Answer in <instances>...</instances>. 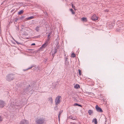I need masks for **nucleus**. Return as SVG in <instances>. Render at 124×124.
<instances>
[{
  "instance_id": "29",
  "label": "nucleus",
  "mask_w": 124,
  "mask_h": 124,
  "mask_svg": "<svg viewBox=\"0 0 124 124\" xmlns=\"http://www.w3.org/2000/svg\"><path fill=\"white\" fill-rule=\"evenodd\" d=\"M76 124L75 123H73L72 124Z\"/></svg>"
},
{
  "instance_id": "18",
  "label": "nucleus",
  "mask_w": 124,
  "mask_h": 124,
  "mask_svg": "<svg viewBox=\"0 0 124 124\" xmlns=\"http://www.w3.org/2000/svg\"><path fill=\"white\" fill-rule=\"evenodd\" d=\"M71 118L73 120H75L76 119V117H72Z\"/></svg>"
},
{
  "instance_id": "25",
  "label": "nucleus",
  "mask_w": 124,
  "mask_h": 124,
  "mask_svg": "<svg viewBox=\"0 0 124 124\" xmlns=\"http://www.w3.org/2000/svg\"><path fill=\"white\" fill-rule=\"evenodd\" d=\"M60 114H61V113H60L59 114L58 117L59 118V119H60V116H59L60 115Z\"/></svg>"
},
{
  "instance_id": "19",
  "label": "nucleus",
  "mask_w": 124,
  "mask_h": 124,
  "mask_svg": "<svg viewBox=\"0 0 124 124\" xmlns=\"http://www.w3.org/2000/svg\"><path fill=\"white\" fill-rule=\"evenodd\" d=\"M47 44H46V43H45V44H43V45H42V47H44V46L45 47L47 46Z\"/></svg>"
},
{
  "instance_id": "7",
  "label": "nucleus",
  "mask_w": 124,
  "mask_h": 124,
  "mask_svg": "<svg viewBox=\"0 0 124 124\" xmlns=\"http://www.w3.org/2000/svg\"><path fill=\"white\" fill-rule=\"evenodd\" d=\"M74 87L75 89H78L80 88V86L78 84H74Z\"/></svg>"
},
{
  "instance_id": "10",
  "label": "nucleus",
  "mask_w": 124,
  "mask_h": 124,
  "mask_svg": "<svg viewBox=\"0 0 124 124\" xmlns=\"http://www.w3.org/2000/svg\"><path fill=\"white\" fill-rule=\"evenodd\" d=\"M93 122H94L95 124H97V121L96 119H94L93 120Z\"/></svg>"
},
{
  "instance_id": "11",
  "label": "nucleus",
  "mask_w": 124,
  "mask_h": 124,
  "mask_svg": "<svg viewBox=\"0 0 124 124\" xmlns=\"http://www.w3.org/2000/svg\"><path fill=\"white\" fill-rule=\"evenodd\" d=\"M70 10L72 14H74L75 13V12L72 9H70Z\"/></svg>"
},
{
  "instance_id": "26",
  "label": "nucleus",
  "mask_w": 124,
  "mask_h": 124,
  "mask_svg": "<svg viewBox=\"0 0 124 124\" xmlns=\"http://www.w3.org/2000/svg\"><path fill=\"white\" fill-rule=\"evenodd\" d=\"M78 106L80 107H82V106L81 105H79V104H78Z\"/></svg>"
},
{
  "instance_id": "3",
  "label": "nucleus",
  "mask_w": 124,
  "mask_h": 124,
  "mask_svg": "<svg viewBox=\"0 0 124 124\" xmlns=\"http://www.w3.org/2000/svg\"><path fill=\"white\" fill-rule=\"evenodd\" d=\"M44 119H39L37 120L36 121V122L38 124H41L44 122Z\"/></svg>"
},
{
  "instance_id": "4",
  "label": "nucleus",
  "mask_w": 124,
  "mask_h": 124,
  "mask_svg": "<svg viewBox=\"0 0 124 124\" xmlns=\"http://www.w3.org/2000/svg\"><path fill=\"white\" fill-rule=\"evenodd\" d=\"M95 108L96 110L99 112H102L103 111L101 109L100 107H99L97 105H96L95 107Z\"/></svg>"
},
{
  "instance_id": "15",
  "label": "nucleus",
  "mask_w": 124,
  "mask_h": 124,
  "mask_svg": "<svg viewBox=\"0 0 124 124\" xmlns=\"http://www.w3.org/2000/svg\"><path fill=\"white\" fill-rule=\"evenodd\" d=\"M71 5L72 6V7L75 10H76L75 8V6L73 5V4L72 3H71Z\"/></svg>"
},
{
  "instance_id": "5",
  "label": "nucleus",
  "mask_w": 124,
  "mask_h": 124,
  "mask_svg": "<svg viewBox=\"0 0 124 124\" xmlns=\"http://www.w3.org/2000/svg\"><path fill=\"white\" fill-rule=\"evenodd\" d=\"M5 103L4 102L1 100H0V108H2L4 106Z\"/></svg>"
},
{
  "instance_id": "28",
  "label": "nucleus",
  "mask_w": 124,
  "mask_h": 124,
  "mask_svg": "<svg viewBox=\"0 0 124 124\" xmlns=\"http://www.w3.org/2000/svg\"><path fill=\"white\" fill-rule=\"evenodd\" d=\"M36 30L37 31H38V29H37V28L36 29Z\"/></svg>"
},
{
  "instance_id": "2",
  "label": "nucleus",
  "mask_w": 124,
  "mask_h": 124,
  "mask_svg": "<svg viewBox=\"0 0 124 124\" xmlns=\"http://www.w3.org/2000/svg\"><path fill=\"white\" fill-rule=\"evenodd\" d=\"M99 17L97 16L94 14L92 15V16L91 18L92 20L94 21H96L98 19Z\"/></svg>"
},
{
  "instance_id": "6",
  "label": "nucleus",
  "mask_w": 124,
  "mask_h": 124,
  "mask_svg": "<svg viewBox=\"0 0 124 124\" xmlns=\"http://www.w3.org/2000/svg\"><path fill=\"white\" fill-rule=\"evenodd\" d=\"M20 124H28V122L24 120H22L20 123Z\"/></svg>"
},
{
  "instance_id": "30",
  "label": "nucleus",
  "mask_w": 124,
  "mask_h": 124,
  "mask_svg": "<svg viewBox=\"0 0 124 124\" xmlns=\"http://www.w3.org/2000/svg\"><path fill=\"white\" fill-rule=\"evenodd\" d=\"M49 35H48V37H49Z\"/></svg>"
},
{
  "instance_id": "20",
  "label": "nucleus",
  "mask_w": 124,
  "mask_h": 124,
  "mask_svg": "<svg viewBox=\"0 0 124 124\" xmlns=\"http://www.w3.org/2000/svg\"><path fill=\"white\" fill-rule=\"evenodd\" d=\"M10 76H11L10 75L8 76H7V77H8V80L9 81L10 80V79H9V77H10Z\"/></svg>"
},
{
  "instance_id": "13",
  "label": "nucleus",
  "mask_w": 124,
  "mask_h": 124,
  "mask_svg": "<svg viewBox=\"0 0 124 124\" xmlns=\"http://www.w3.org/2000/svg\"><path fill=\"white\" fill-rule=\"evenodd\" d=\"M34 18V17L33 16H30L29 17L27 18V19L28 20H29L31 19L32 18Z\"/></svg>"
},
{
  "instance_id": "27",
  "label": "nucleus",
  "mask_w": 124,
  "mask_h": 124,
  "mask_svg": "<svg viewBox=\"0 0 124 124\" xmlns=\"http://www.w3.org/2000/svg\"><path fill=\"white\" fill-rule=\"evenodd\" d=\"M16 42L17 43V44H19V43H18L16 41Z\"/></svg>"
},
{
  "instance_id": "16",
  "label": "nucleus",
  "mask_w": 124,
  "mask_h": 124,
  "mask_svg": "<svg viewBox=\"0 0 124 124\" xmlns=\"http://www.w3.org/2000/svg\"><path fill=\"white\" fill-rule=\"evenodd\" d=\"M78 71H79V76H80L81 75V70H80V69H79L78 70Z\"/></svg>"
},
{
  "instance_id": "21",
  "label": "nucleus",
  "mask_w": 124,
  "mask_h": 124,
  "mask_svg": "<svg viewBox=\"0 0 124 124\" xmlns=\"http://www.w3.org/2000/svg\"><path fill=\"white\" fill-rule=\"evenodd\" d=\"M2 120V118L0 116V122H1Z\"/></svg>"
},
{
  "instance_id": "9",
  "label": "nucleus",
  "mask_w": 124,
  "mask_h": 124,
  "mask_svg": "<svg viewBox=\"0 0 124 124\" xmlns=\"http://www.w3.org/2000/svg\"><path fill=\"white\" fill-rule=\"evenodd\" d=\"M88 113L89 115H91L93 113V111L91 110H89L88 111Z\"/></svg>"
},
{
  "instance_id": "22",
  "label": "nucleus",
  "mask_w": 124,
  "mask_h": 124,
  "mask_svg": "<svg viewBox=\"0 0 124 124\" xmlns=\"http://www.w3.org/2000/svg\"><path fill=\"white\" fill-rule=\"evenodd\" d=\"M78 104L77 103H75L74 104V106H78Z\"/></svg>"
},
{
  "instance_id": "17",
  "label": "nucleus",
  "mask_w": 124,
  "mask_h": 124,
  "mask_svg": "<svg viewBox=\"0 0 124 124\" xmlns=\"http://www.w3.org/2000/svg\"><path fill=\"white\" fill-rule=\"evenodd\" d=\"M49 101L51 103L53 102V99L52 98H50L49 99Z\"/></svg>"
},
{
  "instance_id": "24",
  "label": "nucleus",
  "mask_w": 124,
  "mask_h": 124,
  "mask_svg": "<svg viewBox=\"0 0 124 124\" xmlns=\"http://www.w3.org/2000/svg\"><path fill=\"white\" fill-rule=\"evenodd\" d=\"M35 45V43H32V44H31V46H32V45Z\"/></svg>"
},
{
  "instance_id": "8",
  "label": "nucleus",
  "mask_w": 124,
  "mask_h": 124,
  "mask_svg": "<svg viewBox=\"0 0 124 124\" xmlns=\"http://www.w3.org/2000/svg\"><path fill=\"white\" fill-rule=\"evenodd\" d=\"M81 20L84 22H86L87 21V19L86 17H83L81 18Z\"/></svg>"
},
{
  "instance_id": "14",
  "label": "nucleus",
  "mask_w": 124,
  "mask_h": 124,
  "mask_svg": "<svg viewBox=\"0 0 124 124\" xmlns=\"http://www.w3.org/2000/svg\"><path fill=\"white\" fill-rule=\"evenodd\" d=\"M76 56V55L74 53H72L71 55V56L72 57H75Z\"/></svg>"
},
{
  "instance_id": "23",
  "label": "nucleus",
  "mask_w": 124,
  "mask_h": 124,
  "mask_svg": "<svg viewBox=\"0 0 124 124\" xmlns=\"http://www.w3.org/2000/svg\"><path fill=\"white\" fill-rule=\"evenodd\" d=\"M109 11L108 9H106L105 10V12H108Z\"/></svg>"
},
{
  "instance_id": "1",
  "label": "nucleus",
  "mask_w": 124,
  "mask_h": 124,
  "mask_svg": "<svg viewBox=\"0 0 124 124\" xmlns=\"http://www.w3.org/2000/svg\"><path fill=\"white\" fill-rule=\"evenodd\" d=\"M61 96H59L57 97L55 99V102L56 105H58L60 102V99H61Z\"/></svg>"
},
{
  "instance_id": "12",
  "label": "nucleus",
  "mask_w": 124,
  "mask_h": 124,
  "mask_svg": "<svg viewBox=\"0 0 124 124\" xmlns=\"http://www.w3.org/2000/svg\"><path fill=\"white\" fill-rule=\"evenodd\" d=\"M23 10H21L19 11L18 13L19 15H21L23 13Z\"/></svg>"
}]
</instances>
